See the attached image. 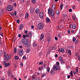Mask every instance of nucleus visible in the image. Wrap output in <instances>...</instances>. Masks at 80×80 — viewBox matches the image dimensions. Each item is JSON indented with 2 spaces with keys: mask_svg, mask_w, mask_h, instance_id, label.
Instances as JSON below:
<instances>
[{
  "mask_svg": "<svg viewBox=\"0 0 80 80\" xmlns=\"http://www.w3.org/2000/svg\"><path fill=\"white\" fill-rule=\"evenodd\" d=\"M27 59V58L26 57V56H24L23 57V58H22V59H23H23Z\"/></svg>",
  "mask_w": 80,
  "mask_h": 80,
  "instance_id": "nucleus-39",
  "label": "nucleus"
},
{
  "mask_svg": "<svg viewBox=\"0 0 80 80\" xmlns=\"http://www.w3.org/2000/svg\"><path fill=\"white\" fill-rule=\"evenodd\" d=\"M30 13L32 14L33 13V9H31L30 10Z\"/></svg>",
  "mask_w": 80,
  "mask_h": 80,
  "instance_id": "nucleus-26",
  "label": "nucleus"
},
{
  "mask_svg": "<svg viewBox=\"0 0 80 80\" xmlns=\"http://www.w3.org/2000/svg\"><path fill=\"white\" fill-rule=\"evenodd\" d=\"M3 13V11L2 9L0 10V17L1 16V15H2V13Z\"/></svg>",
  "mask_w": 80,
  "mask_h": 80,
  "instance_id": "nucleus-24",
  "label": "nucleus"
},
{
  "mask_svg": "<svg viewBox=\"0 0 80 80\" xmlns=\"http://www.w3.org/2000/svg\"><path fill=\"white\" fill-rule=\"evenodd\" d=\"M43 37H44V34H42L41 35L40 40H43Z\"/></svg>",
  "mask_w": 80,
  "mask_h": 80,
  "instance_id": "nucleus-13",
  "label": "nucleus"
},
{
  "mask_svg": "<svg viewBox=\"0 0 80 80\" xmlns=\"http://www.w3.org/2000/svg\"><path fill=\"white\" fill-rule=\"evenodd\" d=\"M43 64V62H39V65H42Z\"/></svg>",
  "mask_w": 80,
  "mask_h": 80,
  "instance_id": "nucleus-50",
  "label": "nucleus"
},
{
  "mask_svg": "<svg viewBox=\"0 0 80 80\" xmlns=\"http://www.w3.org/2000/svg\"><path fill=\"white\" fill-rule=\"evenodd\" d=\"M55 39L56 40H58V38H57L56 37H55Z\"/></svg>",
  "mask_w": 80,
  "mask_h": 80,
  "instance_id": "nucleus-61",
  "label": "nucleus"
},
{
  "mask_svg": "<svg viewBox=\"0 0 80 80\" xmlns=\"http://www.w3.org/2000/svg\"><path fill=\"white\" fill-rule=\"evenodd\" d=\"M32 33L29 32V38H31L32 37Z\"/></svg>",
  "mask_w": 80,
  "mask_h": 80,
  "instance_id": "nucleus-31",
  "label": "nucleus"
},
{
  "mask_svg": "<svg viewBox=\"0 0 80 80\" xmlns=\"http://www.w3.org/2000/svg\"><path fill=\"white\" fill-rule=\"evenodd\" d=\"M47 70L48 72H50V68H47Z\"/></svg>",
  "mask_w": 80,
  "mask_h": 80,
  "instance_id": "nucleus-33",
  "label": "nucleus"
},
{
  "mask_svg": "<svg viewBox=\"0 0 80 80\" xmlns=\"http://www.w3.org/2000/svg\"><path fill=\"white\" fill-rule=\"evenodd\" d=\"M23 45L24 47H27L28 48H30V47H31V44L27 43H24Z\"/></svg>",
  "mask_w": 80,
  "mask_h": 80,
  "instance_id": "nucleus-5",
  "label": "nucleus"
},
{
  "mask_svg": "<svg viewBox=\"0 0 80 80\" xmlns=\"http://www.w3.org/2000/svg\"><path fill=\"white\" fill-rule=\"evenodd\" d=\"M79 60H80V56H78V57Z\"/></svg>",
  "mask_w": 80,
  "mask_h": 80,
  "instance_id": "nucleus-56",
  "label": "nucleus"
},
{
  "mask_svg": "<svg viewBox=\"0 0 80 80\" xmlns=\"http://www.w3.org/2000/svg\"><path fill=\"white\" fill-rule=\"evenodd\" d=\"M79 42V40H77L75 42L76 43H78Z\"/></svg>",
  "mask_w": 80,
  "mask_h": 80,
  "instance_id": "nucleus-43",
  "label": "nucleus"
},
{
  "mask_svg": "<svg viewBox=\"0 0 80 80\" xmlns=\"http://www.w3.org/2000/svg\"><path fill=\"white\" fill-rule=\"evenodd\" d=\"M37 28L38 29H39V30H41L44 27V25H43V23L42 22H41L39 23L38 25Z\"/></svg>",
  "mask_w": 80,
  "mask_h": 80,
  "instance_id": "nucleus-1",
  "label": "nucleus"
},
{
  "mask_svg": "<svg viewBox=\"0 0 80 80\" xmlns=\"http://www.w3.org/2000/svg\"><path fill=\"white\" fill-rule=\"evenodd\" d=\"M56 13L57 15H59V14H60V12L58 10L56 11Z\"/></svg>",
  "mask_w": 80,
  "mask_h": 80,
  "instance_id": "nucleus-23",
  "label": "nucleus"
},
{
  "mask_svg": "<svg viewBox=\"0 0 80 80\" xmlns=\"http://www.w3.org/2000/svg\"><path fill=\"white\" fill-rule=\"evenodd\" d=\"M35 12L36 13H39V9L37 8L35 10Z\"/></svg>",
  "mask_w": 80,
  "mask_h": 80,
  "instance_id": "nucleus-17",
  "label": "nucleus"
},
{
  "mask_svg": "<svg viewBox=\"0 0 80 80\" xmlns=\"http://www.w3.org/2000/svg\"><path fill=\"white\" fill-rule=\"evenodd\" d=\"M61 62H62V63H65V61L62 60V61H61Z\"/></svg>",
  "mask_w": 80,
  "mask_h": 80,
  "instance_id": "nucleus-42",
  "label": "nucleus"
},
{
  "mask_svg": "<svg viewBox=\"0 0 80 80\" xmlns=\"http://www.w3.org/2000/svg\"><path fill=\"white\" fill-rule=\"evenodd\" d=\"M58 68V66H57L54 65L53 68V69L54 71H57V70Z\"/></svg>",
  "mask_w": 80,
  "mask_h": 80,
  "instance_id": "nucleus-10",
  "label": "nucleus"
},
{
  "mask_svg": "<svg viewBox=\"0 0 80 80\" xmlns=\"http://www.w3.org/2000/svg\"><path fill=\"white\" fill-rule=\"evenodd\" d=\"M52 8H54V10L55 9V4L52 5Z\"/></svg>",
  "mask_w": 80,
  "mask_h": 80,
  "instance_id": "nucleus-32",
  "label": "nucleus"
},
{
  "mask_svg": "<svg viewBox=\"0 0 80 80\" xmlns=\"http://www.w3.org/2000/svg\"><path fill=\"white\" fill-rule=\"evenodd\" d=\"M63 4H62L60 6V9L61 10H62V8H63Z\"/></svg>",
  "mask_w": 80,
  "mask_h": 80,
  "instance_id": "nucleus-20",
  "label": "nucleus"
},
{
  "mask_svg": "<svg viewBox=\"0 0 80 80\" xmlns=\"http://www.w3.org/2000/svg\"><path fill=\"white\" fill-rule=\"evenodd\" d=\"M20 2H21V3H24V2H25V0H21Z\"/></svg>",
  "mask_w": 80,
  "mask_h": 80,
  "instance_id": "nucleus-41",
  "label": "nucleus"
},
{
  "mask_svg": "<svg viewBox=\"0 0 80 80\" xmlns=\"http://www.w3.org/2000/svg\"><path fill=\"white\" fill-rule=\"evenodd\" d=\"M76 40V38H74L73 39V42H74Z\"/></svg>",
  "mask_w": 80,
  "mask_h": 80,
  "instance_id": "nucleus-45",
  "label": "nucleus"
},
{
  "mask_svg": "<svg viewBox=\"0 0 80 80\" xmlns=\"http://www.w3.org/2000/svg\"><path fill=\"white\" fill-rule=\"evenodd\" d=\"M70 75L71 77H73V72L71 71L70 73Z\"/></svg>",
  "mask_w": 80,
  "mask_h": 80,
  "instance_id": "nucleus-30",
  "label": "nucleus"
},
{
  "mask_svg": "<svg viewBox=\"0 0 80 80\" xmlns=\"http://www.w3.org/2000/svg\"><path fill=\"white\" fill-rule=\"evenodd\" d=\"M26 37H29V34H27Z\"/></svg>",
  "mask_w": 80,
  "mask_h": 80,
  "instance_id": "nucleus-47",
  "label": "nucleus"
},
{
  "mask_svg": "<svg viewBox=\"0 0 80 80\" xmlns=\"http://www.w3.org/2000/svg\"><path fill=\"white\" fill-rule=\"evenodd\" d=\"M53 70H51L50 72V73L51 74V75H53Z\"/></svg>",
  "mask_w": 80,
  "mask_h": 80,
  "instance_id": "nucleus-34",
  "label": "nucleus"
},
{
  "mask_svg": "<svg viewBox=\"0 0 80 80\" xmlns=\"http://www.w3.org/2000/svg\"><path fill=\"white\" fill-rule=\"evenodd\" d=\"M18 37L19 38H21V37H22V35H21V34H19L18 35Z\"/></svg>",
  "mask_w": 80,
  "mask_h": 80,
  "instance_id": "nucleus-46",
  "label": "nucleus"
},
{
  "mask_svg": "<svg viewBox=\"0 0 80 80\" xmlns=\"http://www.w3.org/2000/svg\"><path fill=\"white\" fill-rule=\"evenodd\" d=\"M75 8V6H72V9H73V10H74Z\"/></svg>",
  "mask_w": 80,
  "mask_h": 80,
  "instance_id": "nucleus-59",
  "label": "nucleus"
},
{
  "mask_svg": "<svg viewBox=\"0 0 80 80\" xmlns=\"http://www.w3.org/2000/svg\"><path fill=\"white\" fill-rule=\"evenodd\" d=\"M7 10L8 11H12L13 10V6L12 5H9L8 6Z\"/></svg>",
  "mask_w": 80,
  "mask_h": 80,
  "instance_id": "nucleus-3",
  "label": "nucleus"
},
{
  "mask_svg": "<svg viewBox=\"0 0 80 80\" xmlns=\"http://www.w3.org/2000/svg\"><path fill=\"white\" fill-rule=\"evenodd\" d=\"M47 67V64H44L41 67V70H43L44 69H45L46 68V67Z\"/></svg>",
  "mask_w": 80,
  "mask_h": 80,
  "instance_id": "nucleus-9",
  "label": "nucleus"
},
{
  "mask_svg": "<svg viewBox=\"0 0 80 80\" xmlns=\"http://www.w3.org/2000/svg\"><path fill=\"white\" fill-rule=\"evenodd\" d=\"M33 47H37V44H36V43L34 42L33 44Z\"/></svg>",
  "mask_w": 80,
  "mask_h": 80,
  "instance_id": "nucleus-28",
  "label": "nucleus"
},
{
  "mask_svg": "<svg viewBox=\"0 0 80 80\" xmlns=\"http://www.w3.org/2000/svg\"><path fill=\"white\" fill-rule=\"evenodd\" d=\"M72 9H69V12H72Z\"/></svg>",
  "mask_w": 80,
  "mask_h": 80,
  "instance_id": "nucleus-54",
  "label": "nucleus"
},
{
  "mask_svg": "<svg viewBox=\"0 0 80 80\" xmlns=\"http://www.w3.org/2000/svg\"><path fill=\"white\" fill-rule=\"evenodd\" d=\"M14 53H16L17 52V48H14Z\"/></svg>",
  "mask_w": 80,
  "mask_h": 80,
  "instance_id": "nucleus-36",
  "label": "nucleus"
},
{
  "mask_svg": "<svg viewBox=\"0 0 80 80\" xmlns=\"http://www.w3.org/2000/svg\"><path fill=\"white\" fill-rule=\"evenodd\" d=\"M20 67H23V64L22 63H21L20 64Z\"/></svg>",
  "mask_w": 80,
  "mask_h": 80,
  "instance_id": "nucleus-58",
  "label": "nucleus"
},
{
  "mask_svg": "<svg viewBox=\"0 0 80 80\" xmlns=\"http://www.w3.org/2000/svg\"><path fill=\"white\" fill-rule=\"evenodd\" d=\"M23 49H21L19 51V54L20 56H22L23 55Z\"/></svg>",
  "mask_w": 80,
  "mask_h": 80,
  "instance_id": "nucleus-4",
  "label": "nucleus"
},
{
  "mask_svg": "<svg viewBox=\"0 0 80 80\" xmlns=\"http://www.w3.org/2000/svg\"><path fill=\"white\" fill-rule=\"evenodd\" d=\"M10 65L9 63H7L5 64V67H8Z\"/></svg>",
  "mask_w": 80,
  "mask_h": 80,
  "instance_id": "nucleus-18",
  "label": "nucleus"
},
{
  "mask_svg": "<svg viewBox=\"0 0 80 80\" xmlns=\"http://www.w3.org/2000/svg\"><path fill=\"white\" fill-rule=\"evenodd\" d=\"M17 12H16V11H14V15H15V16H17Z\"/></svg>",
  "mask_w": 80,
  "mask_h": 80,
  "instance_id": "nucleus-49",
  "label": "nucleus"
},
{
  "mask_svg": "<svg viewBox=\"0 0 80 80\" xmlns=\"http://www.w3.org/2000/svg\"><path fill=\"white\" fill-rule=\"evenodd\" d=\"M28 17V13H27L26 14V16H25V18H27Z\"/></svg>",
  "mask_w": 80,
  "mask_h": 80,
  "instance_id": "nucleus-21",
  "label": "nucleus"
},
{
  "mask_svg": "<svg viewBox=\"0 0 80 80\" xmlns=\"http://www.w3.org/2000/svg\"><path fill=\"white\" fill-rule=\"evenodd\" d=\"M11 15L12 16H14V13H13V12H12V13H11Z\"/></svg>",
  "mask_w": 80,
  "mask_h": 80,
  "instance_id": "nucleus-48",
  "label": "nucleus"
},
{
  "mask_svg": "<svg viewBox=\"0 0 80 80\" xmlns=\"http://www.w3.org/2000/svg\"><path fill=\"white\" fill-rule=\"evenodd\" d=\"M70 27H71V28H73V29H75V28H77V26L75 25H73L72 24H71L70 25Z\"/></svg>",
  "mask_w": 80,
  "mask_h": 80,
  "instance_id": "nucleus-12",
  "label": "nucleus"
},
{
  "mask_svg": "<svg viewBox=\"0 0 80 80\" xmlns=\"http://www.w3.org/2000/svg\"><path fill=\"white\" fill-rule=\"evenodd\" d=\"M32 2L33 3H35L36 2V1L35 0H32Z\"/></svg>",
  "mask_w": 80,
  "mask_h": 80,
  "instance_id": "nucleus-38",
  "label": "nucleus"
},
{
  "mask_svg": "<svg viewBox=\"0 0 80 80\" xmlns=\"http://www.w3.org/2000/svg\"><path fill=\"white\" fill-rule=\"evenodd\" d=\"M15 60H18V59H19V58L17 56H15Z\"/></svg>",
  "mask_w": 80,
  "mask_h": 80,
  "instance_id": "nucleus-27",
  "label": "nucleus"
},
{
  "mask_svg": "<svg viewBox=\"0 0 80 80\" xmlns=\"http://www.w3.org/2000/svg\"><path fill=\"white\" fill-rule=\"evenodd\" d=\"M23 25L22 24H21L20 25L19 30H22V28H23Z\"/></svg>",
  "mask_w": 80,
  "mask_h": 80,
  "instance_id": "nucleus-15",
  "label": "nucleus"
},
{
  "mask_svg": "<svg viewBox=\"0 0 80 80\" xmlns=\"http://www.w3.org/2000/svg\"><path fill=\"white\" fill-rule=\"evenodd\" d=\"M55 47L53 46L52 47V50H55Z\"/></svg>",
  "mask_w": 80,
  "mask_h": 80,
  "instance_id": "nucleus-44",
  "label": "nucleus"
},
{
  "mask_svg": "<svg viewBox=\"0 0 80 80\" xmlns=\"http://www.w3.org/2000/svg\"><path fill=\"white\" fill-rule=\"evenodd\" d=\"M68 53H69V55H72V53H71V51L70 50L68 51Z\"/></svg>",
  "mask_w": 80,
  "mask_h": 80,
  "instance_id": "nucleus-35",
  "label": "nucleus"
},
{
  "mask_svg": "<svg viewBox=\"0 0 80 80\" xmlns=\"http://www.w3.org/2000/svg\"><path fill=\"white\" fill-rule=\"evenodd\" d=\"M39 17L41 18H43V13L42 12H41L39 14Z\"/></svg>",
  "mask_w": 80,
  "mask_h": 80,
  "instance_id": "nucleus-8",
  "label": "nucleus"
},
{
  "mask_svg": "<svg viewBox=\"0 0 80 80\" xmlns=\"http://www.w3.org/2000/svg\"><path fill=\"white\" fill-rule=\"evenodd\" d=\"M59 51L61 52H64V49L62 48H61V50L60 48H59L58 50V52H59Z\"/></svg>",
  "mask_w": 80,
  "mask_h": 80,
  "instance_id": "nucleus-14",
  "label": "nucleus"
},
{
  "mask_svg": "<svg viewBox=\"0 0 80 80\" xmlns=\"http://www.w3.org/2000/svg\"><path fill=\"white\" fill-rule=\"evenodd\" d=\"M58 60H59V61H62L63 60V58L61 57H60L58 58Z\"/></svg>",
  "mask_w": 80,
  "mask_h": 80,
  "instance_id": "nucleus-22",
  "label": "nucleus"
},
{
  "mask_svg": "<svg viewBox=\"0 0 80 80\" xmlns=\"http://www.w3.org/2000/svg\"><path fill=\"white\" fill-rule=\"evenodd\" d=\"M72 18L73 19L74 21H75V16L72 17Z\"/></svg>",
  "mask_w": 80,
  "mask_h": 80,
  "instance_id": "nucleus-52",
  "label": "nucleus"
},
{
  "mask_svg": "<svg viewBox=\"0 0 80 80\" xmlns=\"http://www.w3.org/2000/svg\"><path fill=\"white\" fill-rule=\"evenodd\" d=\"M46 21L48 22H50V20L49 19V18H46Z\"/></svg>",
  "mask_w": 80,
  "mask_h": 80,
  "instance_id": "nucleus-25",
  "label": "nucleus"
},
{
  "mask_svg": "<svg viewBox=\"0 0 80 80\" xmlns=\"http://www.w3.org/2000/svg\"><path fill=\"white\" fill-rule=\"evenodd\" d=\"M7 55H6V53L5 52L4 53V57H6Z\"/></svg>",
  "mask_w": 80,
  "mask_h": 80,
  "instance_id": "nucleus-51",
  "label": "nucleus"
},
{
  "mask_svg": "<svg viewBox=\"0 0 80 80\" xmlns=\"http://www.w3.org/2000/svg\"><path fill=\"white\" fill-rule=\"evenodd\" d=\"M19 48H23V46H20L19 47Z\"/></svg>",
  "mask_w": 80,
  "mask_h": 80,
  "instance_id": "nucleus-55",
  "label": "nucleus"
},
{
  "mask_svg": "<svg viewBox=\"0 0 80 80\" xmlns=\"http://www.w3.org/2000/svg\"><path fill=\"white\" fill-rule=\"evenodd\" d=\"M73 74H74V75H75V74H76L77 73V72H75V71H73Z\"/></svg>",
  "mask_w": 80,
  "mask_h": 80,
  "instance_id": "nucleus-60",
  "label": "nucleus"
},
{
  "mask_svg": "<svg viewBox=\"0 0 80 80\" xmlns=\"http://www.w3.org/2000/svg\"><path fill=\"white\" fill-rule=\"evenodd\" d=\"M48 43H50V41H51V38H50V35H49L48 37Z\"/></svg>",
  "mask_w": 80,
  "mask_h": 80,
  "instance_id": "nucleus-11",
  "label": "nucleus"
},
{
  "mask_svg": "<svg viewBox=\"0 0 80 80\" xmlns=\"http://www.w3.org/2000/svg\"><path fill=\"white\" fill-rule=\"evenodd\" d=\"M48 13L50 14V15L51 14V17H53L54 16V11H52V9L51 8L48 9Z\"/></svg>",
  "mask_w": 80,
  "mask_h": 80,
  "instance_id": "nucleus-2",
  "label": "nucleus"
},
{
  "mask_svg": "<svg viewBox=\"0 0 80 80\" xmlns=\"http://www.w3.org/2000/svg\"><path fill=\"white\" fill-rule=\"evenodd\" d=\"M26 37V35H23V39H25V38Z\"/></svg>",
  "mask_w": 80,
  "mask_h": 80,
  "instance_id": "nucleus-40",
  "label": "nucleus"
},
{
  "mask_svg": "<svg viewBox=\"0 0 80 80\" xmlns=\"http://www.w3.org/2000/svg\"><path fill=\"white\" fill-rule=\"evenodd\" d=\"M68 33H70V31L69 29L68 30Z\"/></svg>",
  "mask_w": 80,
  "mask_h": 80,
  "instance_id": "nucleus-62",
  "label": "nucleus"
},
{
  "mask_svg": "<svg viewBox=\"0 0 80 80\" xmlns=\"http://www.w3.org/2000/svg\"><path fill=\"white\" fill-rule=\"evenodd\" d=\"M58 37H59V38H60V37H61V36L60 34H58Z\"/></svg>",
  "mask_w": 80,
  "mask_h": 80,
  "instance_id": "nucleus-57",
  "label": "nucleus"
},
{
  "mask_svg": "<svg viewBox=\"0 0 80 80\" xmlns=\"http://www.w3.org/2000/svg\"><path fill=\"white\" fill-rule=\"evenodd\" d=\"M17 22L18 23H19V22H20V20H19L18 19L17 20Z\"/></svg>",
  "mask_w": 80,
  "mask_h": 80,
  "instance_id": "nucleus-53",
  "label": "nucleus"
},
{
  "mask_svg": "<svg viewBox=\"0 0 80 80\" xmlns=\"http://www.w3.org/2000/svg\"><path fill=\"white\" fill-rule=\"evenodd\" d=\"M21 42L23 43H26L28 42V40L26 39H22Z\"/></svg>",
  "mask_w": 80,
  "mask_h": 80,
  "instance_id": "nucleus-6",
  "label": "nucleus"
},
{
  "mask_svg": "<svg viewBox=\"0 0 80 80\" xmlns=\"http://www.w3.org/2000/svg\"><path fill=\"white\" fill-rule=\"evenodd\" d=\"M78 67H77L76 68V70L77 72L78 73Z\"/></svg>",
  "mask_w": 80,
  "mask_h": 80,
  "instance_id": "nucleus-37",
  "label": "nucleus"
},
{
  "mask_svg": "<svg viewBox=\"0 0 80 80\" xmlns=\"http://www.w3.org/2000/svg\"><path fill=\"white\" fill-rule=\"evenodd\" d=\"M31 50V49H30L29 48H28L26 50V52L27 53H29L30 52V51Z\"/></svg>",
  "mask_w": 80,
  "mask_h": 80,
  "instance_id": "nucleus-19",
  "label": "nucleus"
},
{
  "mask_svg": "<svg viewBox=\"0 0 80 80\" xmlns=\"http://www.w3.org/2000/svg\"><path fill=\"white\" fill-rule=\"evenodd\" d=\"M44 76H45V74H42V77L43 78V77H44Z\"/></svg>",
  "mask_w": 80,
  "mask_h": 80,
  "instance_id": "nucleus-64",
  "label": "nucleus"
},
{
  "mask_svg": "<svg viewBox=\"0 0 80 80\" xmlns=\"http://www.w3.org/2000/svg\"><path fill=\"white\" fill-rule=\"evenodd\" d=\"M60 64L59 63V62H58L57 63V65H59V64Z\"/></svg>",
  "mask_w": 80,
  "mask_h": 80,
  "instance_id": "nucleus-63",
  "label": "nucleus"
},
{
  "mask_svg": "<svg viewBox=\"0 0 80 80\" xmlns=\"http://www.w3.org/2000/svg\"><path fill=\"white\" fill-rule=\"evenodd\" d=\"M5 60L7 61V60H10V56L8 55H7L5 57Z\"/></svg>",
  "mask_w": 80,
  "mask_h": 80,
  "instance_id": "nucleus-7",
  "label": "nucleus"
},
{
  "mask_svg": "<svg viewBox=\"0 0 80 80\" xmlns=\"http://www.w3.org/2000/svg\"><path fill=\"white\" fill-rule=\"evenodd\" d=\"M32 78H33L32 80H39V78L37 77L35 78L34 77H33Z\"/></svg>",
  "mask_w": 80,
  "mask_h": 80,
  "instance_id": "nucleus-16",
  "label": "nucleus"
},
{
  "mask_svg": "<svg viewBox=\"0 0 80 80\" xmlns=\"http://www.w3.org/2000/svg\"><path fill=\"white\" fill-rule=\"evenodd\" d=\"M3 55V51L2 50L0 51V56H2Z\"/></svg>",
  "mask_w": 80,
  "mask_h": 80,
  "instance_id": "nucleus-29",
  "label": "nucleus"
}]
</instances>
